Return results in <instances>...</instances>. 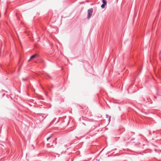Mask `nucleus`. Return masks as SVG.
Returning <instances> with one entry per match:
<instances>
[{"instance_id": "obj_1", "label": "nucleus", "mask_w": 161, "mask_h": 161, "mask_svg": "<svg viewBox=\"0 0 161 161\" xmlns=\"http://www.w3.org/2000/svg\"><path fill=\"white\" fill-rule=\"evenodd\" d=\"M37 56V55L36 54H35V55H33L32 56L30 59L29 60H28V62H30V61L32 59H33L34 58H35Z\"/></svg>"}, {"instance_id": "obj_2", "label": "nucleus", "mask_w": 161, "mask_h": 161, "mask_svg": "<svg viewBox=\"0 0 161 161\" xmlns=\"http://www.w3.org/2000/svg\"><path fill=\"white\" fill-rule=\"evenodd\" d=\"M88 18H89L92 15V11H88Z\"/></svg>"}, {"instance_id": "obj_3", "label": "nucleus", "mask_w": 161, "mask_h": 161, "mask_svg": "<svg viewBox=\"0 0 161 161\" xmlns=\"http://www.w3.org/2000/svg\"><path fill=\"white\" fill-rule=\"evenodd\" d=\"M51 137L50 136L47 138V141L48 142V144H49L50 142L51 141V140H50Z\"/></svg>"}, {"instance_id": "obj_4", "label": "nucleus", "mask_w": 161, "mask_h": 161, "mask_svg": "<svg viewBox=\"0 0 161 161\" xmlns=\"http://www.w3.org/2000/svg\"><path fill=\"white\" fill-rule=\"evenodd\" d=\"M102 2L103 4H105V5L107 4V1L106 0H102Z\"/></svg>"}, {"instance_id": "obj_5", "label": "nucleus", "mask_w": 161, "mask_h": 161, "mask_svg": "<svg viewBox=\"0 0 161 161\" xmlns=\"http://www.w3.org/2000/svg\"><path fill=\"white\" fill-rule=\"evenodd\" d=\"M105 5V4L103 3V4L101 5V7L102 8H103Z\"/></svg>"}, {"instance_id": "obj_6", "label": "nucleus", "mask_w": 161, "mask_h": 161, "mask_svg": "<svg viewBox=\"0 0 161 161\" xmlns=\"http://www.w3.org/2000/svg\"><path fill=\"white\" fill-rule=\"evenodd\" d=\"M88 10H93V9H92V8H91L88 9Z\"/></svg>"}, {"instance_id": "obj_7", "label": "nucleus", "mask_w": 161, "mask_h": 161, "mask_svg": "<svg viewBox=\"0 0 161 161\" xmlns=\"http://www.w3.org/2000/svg\"><path fill=\"white\" fill-rule=\"evenodd\" d=\"M23 80H24V79H23V78L22 79Z\"/></svg>"}]
</instances>
